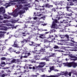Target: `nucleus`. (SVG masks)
Segmentation results:
<instances>
[{
    "instance_id": "nucleus-10",
    "label": "nucleus",
    "mask_w": 77,
    "mask_h": 77,
    "mask_svg": "<svg viewBox=\"0 0 77 77\" xmlns=\"http://www.w3.org/2000/svg\"><path fill=\"white\" fill-rule=\"evenodd\" d=\"M42 8H45V7H48V8H51V7H53V5H49L48 4H44L43 6H42Z\"/></svg>"
},
{
    "instance_id": "nucleus-43",
    "label": "nucleus",
    "mask_w": 77,
    "mask_h": 77,
    "mask_svg": "<svg viewBox=\"0 0 77 77\" xmlns=\"http://www.w3.org/2000/svg\"><path fill=\"white\" fill-rule=\"evenodd\" d=\"M39 1H41L42 2H45V1H44V0H35V1L37 2H39Z\"/></svg>"
},
{
    "instance_id": "nucleus-64",
    "label": "nucleus",
    "mask_w": 77,
    "mask_h": 77,
    "mask_svg": "<svg viewBox=\"0 0 77 77\" xmlns=\"http://www.w3.org/2000/svg\"><path fill=\"white\" fill-rule=\"evenodd\" d=\"M38 76L37 75H32V77H37Z\"/></svg>"
},
{
    "instance_id": "nucleus-47",
    "label": "nucleus",
    "mask_w": 77,
    "mask_h": 77,
    "mask_svg": "<svg viewBox=\"0 0 77 77\" xmlns=\"http://www.w3.org/2000/svg\"><path fill=\"white\" fill-rule=\"evenodd\" d=\"M9 21L8 20H4L3 21V23H9Z\"/></svg>"
},
{
    "instance_id": "nucleus-15",
    "label": "nucleus",
    "mask_w": 77,
    "mask_h": 77,
    "mask_svg": "<svg viewBox=\"0 0 77 77\" xmlns=\"http://www.w3.org/2000/svg\"><path fill=\"white\" fill-rule=\"evenodd\" d=\"M67 1H70V4L69 5L70 6H72L74 5L73 3H71V2H75V3H77V0H67Z\"/></svg>"
},
{
    "instance_id": "nucleus-25",
    "label": "nucleus",
    "mask_w": 77,
    "mask_h": 77,
    "mask_svg": "<svg viewBox=\"0 0 77 77\" xmlns=\"http://www.w3.org/2000/svg\"><path fill=\"white\" fill-rule=\"evenodd\" d=\"M24 41L26 42H27V41H29V39H24L23 41L21 42L22 44L24 45Z\"/></svg>"
},
{
    "instance_id": "nucleus-41",
    "label": "nucleus",
    "mask_w": 77,
    "mask_h": 77,
    "mask_svg": "<svg viewBox=\"0 0 77 77\" xmlns=\"http://www.w3.org/2000/svg\"><path fill=\"white\" fill-rule=\"evenodd\" d=\"M64 75L66 77L68 76V72H64Z\"/></svg>"
},
{
    "instance_id": "nucleus-3",
    "label": "nucleus",
    "mask_w": 77,
    "mask_h": 77,
    "mask_svg": "<svg viewBox=\"0 0 77 77\" xmlns=\"http://www.w3.org/2000/svg\"><path fill=\"white\" fill-rule=\"evenodd\" d=\"M29 45H31V46H34V47H35V48H34V51L33 52V53L40 54L41 53L40 52H42V51H44V53H45L44 51L45 50V49L42 48H41L40 51L36 50H37V48H36V47H38V46H39L40 45V44H36L32 42H31L29 43Z\"/></svg>"
},
{
    "instance_id": "nucleus-59",
    "label": "nucleus",
    "mask_w": 77,
    "mask_h": 77,
    "mask_svg": "<svg viewBox=\"0 0 77 77\" xmlns=\"http://www.w3.org/2000/svg\"><path fill=\"white\" fill-rule=\"evenodd\" d=\"M12 23H13V24H15V23H16V21L15 20H13L11 22Z\"/></svg>"
},
{
    "instance_id": "nucleus-37",
    "label": "nucleus",
    "mask_w": 77,
    "mask_h": 77,
    "mask_svg": "<svg viewBox=\"0 0 77 77\" xmlns=\"http://www.w3.org/2000/svg\"><path fill=\"white\" fill-rule=\"evenodd\" d=\"M75 56H77V54L75 55ZM74 58L71 59V60H73V61H75L76 60H77V57H76V58Z\"/></svg>"
},
{
    "instance_id": "nucleus-7",
    "label": "nucleus",
    "mask_w": 77,
    "mask_h": 77,
    "mask_svg": "<svg viewBox=\"0 0 77 77\" xmlns=\"http://www.w3.org/2000/svg\"><path fill=\"white\" fill-rule=\"evenodd\" d=\"M18 25H16L15 26H14L13 27H11L8 28L6 26H1L0 25V30H5L6 31L8 29H10V28H12V29H16L17 27H18Z\"/></svg>"
},
{
    "instance_id": "nucleus-13",
    "label": "nucleus",
    "mask_w": 77,
    "mask_h": 77,
    "mask_svg": "<svg viewBox=\"0 0 77 77\" xmlns=\"http://www.w3.org/2000/svg\"><path fill=\"white\" fill-rule=\"evenodd\" d=\"M65 50L66 51V52L67 53V54H64L65 56H66L67 55H69V54L70 53L69 51H74V50H68L67 49H65Z\"/></svg>"
},
{
    "instance_id": "nucleus-36",
    "label": "nucleus",
    "mask_w": 77,
    "mask_h": 77,
    "mask_svg": "<svg viewBox=\"0 0 77 77\" xmlns=\"http://www.w3.org/2000/svg\"><path fill=\"white\" fill-rule=\"evenodd\" d=\"M20 59H22V58H23V57L24 58H27L28 57L27 56H25L23 57L22 55H21V56H20Z\"/></svg>"
},
{
    "instance_id": "nucleus-24",
    "label": "nucleus",
    "mask_w": 77,
    "mask_h": 77,
    "mask_svg": "<svg viewBox=\"0 0 77 77\" xmlns=\"http://www.w3.org/2000/svg\"><path fill=\"white\" fill-rule=\"evenodd\" d=\"M9 50L11 53H12V52H14V53H15V52H16V51H14V49H12V48H10Z\"/></svg>"
},
{
    "instance_id": "nucleus-48",
    "label": "nucleus",
    "mask_w": 77,
    "mask_h": 77,
    "mask_svg": "<svg viewBox=\"0 0 77 77\" xmlns=\"http://www.w3.org/2000/svg\"><path fill=\"white\" fill-rule=\"evenodd\" d=\"M64 3H65V2H60V5L61 6H62Z\"/></svg>"
},
{
    "instance_id": "nucleus-49",
    "label": "nucleus",
    "mask_w": 77,
    "mask_h": 77,
    "mask_svg": "<svg viewBox=\"0 0 77 77\" xmlns=\"http://www.w3.org/2000/svg\"><path fill=\"white\" fill-rule=\"evenodd\" d=\"M24 72H18V75H22V74H24Z\"/></svg>"
},
{
    "instance_id": "nucleus-34",
    "label": "nucleus",
    "mask_w": 77,
    "mask_h": 77,
    "mask_svg": "<svg viewBox=\"0 0 77 77\" xmlns=\"http://www.w3.org/2000/svg\"><path fill=\"white\" fill-rule=\"evenodd\" d=\"M34 57L35 60H39V57H40L39 56H34Z\"/></svg>"
},
{
    "instance_id": "nucleus-6",
    "label": "nucleus",
    "mask_w": 77,
    "mask_h": 77,
    "mask_svg": "<svg viewBox=\"0 0 77 77\" xmlns=\"http://www.w3.org/2000/svg\"><path fill=\"white\" fill-rule=\"evenodd\" d=\"M65 36L67 38V39L66 40H60V41L61 42H65L67 44H67V45H71V46H74V44L72 43H68L67 41H69V35H65Z\"/></svg>"
},
{
    "instance_id": "nucleus-19",
    "label": "nucleus",
    "mask_w": 77,
    "mask_h": 77,
    "mask_svg": "<svg viewBox=\"0 0 77 77\" xmlns=\"http://www.w3.org/2000/svg\"><path fill=\"white\" fill-rule=\"evenodd\" d=\"M32 66V65L31 64H26L25 66L24 67V69L26 68V69H28L29 66Z\"/></svg>"
},
{
    "instance_id": "nucleus-60",
    "label": "nucleus",
    "mask_w": 77,
    "mask_h": 77,
    "mask_svg": "<svg viewBox=\"0 0 77 77\" xmlns=\"http://www.w3.org/2000/svg\"><path fill=\"white\" fill-rule=\"evenodd\" d=\"M6 33L5 32L0 31V33Z\"/></svg>"
},
{
    "instance_id": "nucleus-5",
    "label": "nucleus",
    "mask_w": 77,
    "mask_h": 77,
    "mask_svg": "<svg viewBox=\"0 0 77 77\" xmlns=\"http://www.w3.org/2000/svg\"><path fill=\"white\" fill-rule=\"evenodd\" d=\"M60 23H53L52 26H51V29H61V31H62V30H63L64 29L60 25H59V24H60Z\"/></svg>"
},
{
    "instance_id": "nucleus-28",
    "label": "nucleus",
    "mask_w": 77,
    "mask_h": 77,
    "mask_svg": "<svg viewBox=\"0 0 77 77\" xmlns=\"http://www.w3.org/2000/svg\"><path fill=\"white\" fill-rule=\"evenodd\" d=\"M69 56L71 57V58H76V56L73 55L72 54H69Z\"/></svg>"
},
{
    "instance_id": "nucleus-17",
    "label": "nucleus",
    "mask_w": 77,
    "mask_h": 77,
    "mask_svg": "<svg viewBox=\"0 0 77 77\" xmlns=\"http://www.w3.org/2000/svg\"><path fill=\"white\" fill-rule=\"evenodd\" d=\"M17 42H18L17 41H16L14 43V45H12L13 47H19L18 45L17 44Z\"/></svg>"
},
{
    "instance_id": "nucleus-44",
    "label": "nucleus",
    "mask_w": 77,
    "mask_h": 77,
    "mask_svg": "<svg viewBox=\"0 0 77 77\" xmlns=\"http://www.w3.org/2000/svg\"><path fill=\"white\" fill-rule=\"evenodd\" d=\"M20 62H21V60H19L18 59H16V63H18Z\"/></svg>"
},
{
    "instance_id": "nucleus-16",
    "label": "nucleus",
    "mask_w": 77,
    "mask_h": 77,
    "mask_svg": "<svg viewBox=\"0 0 77 77\" xmlns=\"http://www.w3.org/2000/svg\"><path fill=\"white\" fill-rule=\"evenodd\" d=\"M3 16L4 19H7V20H8V19H10V18H11V17L8 16H7L6 14H4Z\"/></svg>"
},
{
    "instance_id": "nucleus-39",
    "label": "nucleus",
    "mask_w": 77,
    "mask_h": 77,
    "mask_svg": "<svg viewBox=\"0 0 77 77\" xmlns=\"http://www.w3.org/2000/svg\"><path fill=\"white\" fill-rule=\"evenodd\" d=\"M63 42V43H57V44L58 45H66V44H64V43H66L65 42Z\"/></svg>"
},
{
    "instance_id": "nucleus-62",
    "label": "nucleus",
    "mask_w": 77,
    "mask_h": 77,
    "mask_svg": "<svg viewBox=\"0 0 77 77\" xmlns=\"http://www.w3.org/2000/svg\"><path fill=\"white\" fill-rule=\"evenodd\" d=\"M60 74H61V75H64V72L60 73Z\"/></svg>"
},
{
    "instance_id": "nucleus-35",
    "label": "nucleus",
    "mask_w": 77,
    "mask_h": 77,
    "mask_svg": "<svg viewBox=\"0 0 77 77\" xmlns=\"http://www.w3.org/2000/svg\"><path fill=\"white\" fill-rule=\"evenodd\" d=\"M53 42L52 41H48V40H47L46 39L44 40V42L45 43V42Z\"/></svg>"
},
{
    "instance_id": "nucleus-32",
    "label": "nucleus",
    "mask_w": 77,
    "mask_h": 77,
    "mask_svg": "<svg viewBox=\"0 0 77 77\" xmlns=\"http://www.w3.org/2000/svg\"><path fill=\"white\" fill-rule=\"evenodd\" d=\"M57 13L59 15H63L64 14V12H62L61 11H59Z\"/></svg>"
},
{
    "instance_id": "nucleus-31",
    "label": "nucleus",
    "mask_w": 77,
    "mask_h": 77,
    "mask_svg": "<svg viewBox=\"0 0 77 77\" xmlns=\"http://www.w3.org/2000/svg\"><path fill=\"white\" fill-rule=\"evenodd\" d=\"M16 63V59H13L11 61V63Z\"/></svg>"
},
{
    "instance_id": "nucleus-33",
    "label": "nucleus",
    "mask_w": 77,
    "mask_h": 77,
    "mask_svg": "<svg viewBox=\"0 0 77 77\" xmlns=\"http://www.w3.org/2000/svg\"><path fill=\"white\" fill-rule=\"evenodd\" d=\"M3 25H4L5 26H12V24H11V23H6L5 24H4Z\"/></svg>"
},
{
    "instance_id": "nucleus-12",
    "label": "nucleus",
    "mask_w": 77,
    "mask_h": 77,
    "mask_svg": "<svg viewBox=\"0 0 77 77\" xmlns=\"http://www.w3.org/2000/svg\"><path fill=\"white\" fill-rule=\"evenodd\" d=\"M42 77H57V75H51L50 76H47V75L44 74L42 75H41Z\"/></svg>"
},
{
    "instance_id": "nucleus-45",
    "label": "nucleus",
    "mask_w": 77,
    "mask_h": 77,
    "mask_svg": "<svg viewBox=\"0 0 77 77\" xmlns=\"http://www.w3.org/2000/svg\"><path fill=\"white\" fill-rule=\"evenodd\" d=\"M56 65H57V67H58L59 66V67H61V66H62V64L59 65L57 63L56 64Z\"/></svg>"
},
{
    "instance_id": "nucleus-54",
    "label": "nucleus",
    "mask_w": 77,
    "mask_h": 77,
    "mask_svg": "<svg viewBox=\"0 0 77 77\" xmlns=\"http://www.w3.org/2000/svg\"><path fill=\"white\" fill-rule=\"evenodd\" d=\"M53 23H57V20L56 19L54 20V21H53Z\"/></svg>"
},
{
    "instance_id": "nucleus-14",
    "label": "nucleus",
    "mask_w": 77,
    "mask_h": 77,
    "mask_svg": "<svg viewBox=\"0 0 77 77\" xmlns=\"http://www.w3.org/2000/svg\"><path fill=\"white\" fill-rule=\"evenodd\" d=\"M45 54L46 56H47V57H43L42 59V60H46V61H49V58H48V57H48V55H46V53H45Z\"/></svg>"
},
{
    "instance_id": "nucleus-63",
    "label": "nucleus",
    "mask_w": 77,
    "mask_h": 77,
    "mask_svg": "<svg viewBox=\"0 0 77 77\" xmlns=\"http://www.w3.org/2000/svg\"><path fill=\"white\" fill-rule=\"evenodd\" d=\"M35 62L36 61H34L33 60H32L31 61V62H32V63H35Z\"/></svg>"
},
{
    "instance_id": "nucleus-56",
    "label": "nucleus",
    "mask_w": 77,
    "mask_h": 77,
    "mask_svg": "<svg viewBox=\"0 0 77 77\" xmlns=\"http://www.w3.org/2000/svg\"><path fill=\"white\" fill-rule=\"evenodd\" d=\"M67 16H69V17H71V16H72V14H68L67 15Z\"/></svg>"
},
{
    "instance_id": "nucleus-18",
    "label": "nucleus",
    "mask_w": 77,
    "mask_h": 77,
    "mask_svg": "<svg viewBox=\"0 0 77 77\" xmlns=\"http://www.w3.org/2000/svg\"><path fill=\"white\" fill-rule=\"evenodd\" d=\"M43 23V22H40V21H38L37 22H36V23H35V22H32L31 23V24H38V25H39V24L41 23Z\"/></svg>"
},
{
    "instance_id": "nucleus-51",
    "label": "nucleus",
    "mask_w": 77,
    "mask_h": 77,
    "mask_svg": "<svg viewBox=\"0 0 77 77\" xmlns=\"http://www.w3.org/2000/svg\"><path fill=\"white\" fill-rule=\"evenodd\" d=\"M60 37L61 38V39H62L63 38H65V36L63 35H60Z\"/></svg>"
},
{
    "instance_id": "nucleus-46",
    "label": "nucleus",
    "mask_w": 77,
    "mask_h": 77,
    "mask_svg": "<svg viewBox=\"0 0 77 77\" xmlns=\"http://www.w3.org/2000/svg\"><path fill=\"white\" fill-rule=\"evenodd\" d=\"M40 65H45V62H42L40 63Z\"/></svg>"
},
{
    "instance_id": "nucleus-40",
    "label": "nucleus",
    "mask_w": 77,
    "mask_h": 77,
    "mask_svg": "<svg viewBox=\"0 0 77 77\" xmlns=\"http://www.w3.org/2000/svg\"><path fill=\"white\" fill-rule=\"evenodd\" d=\"M71 20H74L76 22V21H77V17L75 18H74L73 17H71L70 18Z\"/></svg>"
},
{
    "instance_id": "nucleus-4",
    "label": "nucleus",
    "mask_w": 77,
    "mask_h": 77,
    "mask_svg": "<svg viewBox=\"0 0 77 77\" xmlns=\"http://www.w3.org/2000/svg\"><path fill=\"white\" fill-rule=\"evenodd\" d=\"M63 65L64 66H67L68 67H71L72 66L73 68H75L77 66V63L75 62L64 63H63Z\"/></svg>"
},
{
    "instance_id": "nucleus-20",
    "label": "nucleus",
    "mask_w": 77,
    "mask_h": 77,
    "mask_svg": "<svg viewBox=\"0 0 77 77\" xmlns=\"http://www.w3.org/2000/svg\"><path fill=\"white\" fill-rule=\"evenodd\" d=\"M50 70H48L49 72H51V71H53V70H54V66H52V67H51L49 68Z\"/></svg>"
},
{
    "instance_id": "nucleus-23",
    "label": "nucleus",
    "mask_w": 77,
    "mask_h": 77,
    "mask_svg": "<svg viewBox=\"0 0 77 77\" xmlns=\"http://www.w3.org/2000/svg\"><path fill=\"white\" fill-rule=\"evenodd\" d=\"M36 13V12H34V15H35V16H36V15H37V16H41L42 15V14H40V12L38 13L37 12V14Z\"/></svg>"
},
{
    "instance_id": "nucleus-30",
    "label": "nucleus",
    "mask_w": 77,
    "mask_h": 77,
    "mask_svg": "<svg viewBox=\"0 0 77 77\" xmlns=\"http://www.w3.org/2000/svg\"><path fill=\"white\" fill-rule=\"evenodd\" d=\"M5 62H1V63L0 64V66H1L3 67V66H5Z\"/></svg>"
},
{
    "instance_id": "nucleus-26",
    "label": "nucleus",
    "mask_w": 77,
    "mask_h": 77,
    "mask_svg": "<svg viewBox=\"0 0 77 77\" xmlns=\"http://www.w3.org/2000/svg\"><path fill=\"white\" fill-rule=\"evenodd\" d=\"M23 53L24 54H27L28 55V56H30V55H31V54L30 53H27V51H24L23 52Z\"/></svg>"
},
{
    "instance_id": "nucleus-57",
    "label": "nucleus",
    "mask_w": 77,
    "mask_h": 77,
    "mask_svg": "<svg viewBox=\"0 0 77 77\" xmlns=\"http://www.w3.org/2000/svg\"><path fill=\"white\" fill-rule=\"evenodd\" d=\"M54 71H55V72L59 71V70H57V69H54Z\"/></svg>"
},
{
    "instance_id": "nucleus-11",
    "label": "nucleus",
    "mask_w": 77,
    "mask_h": 77,
    "mask_svg": "<svg viewBox=\"0 0 77 77\" xmlns=\"http://www.w3.org/2000/svg\"><path fill=\"white\" fill-rule=\"evenodd\" d=\"M46 54H48V57H53V56H55V54H52V53H46Z\"/></svg>"
},
{
    "instance_id": "nucleus-50",
    "label": "nucleus",
    "mask_w": 77,
    "mask_h": 77,
    "mask_svg": "<svg viewBox=\"0 0 77 77\" xmlns=\"http://www.w3.org/2000/svg\"><path fill=\"white\" fill-rule=\"evenodd\" d=\"M60 47L57 46H55L54 47V48H55V49H57V48H59Z\"/></svg>"
},
{
    "instance_id": "nucleus-52",
    "label": "nucleus",
    "mask_w": 77,
    "mask_h": 77,
    "mask_svg": "<svg viewBox=\"0 0 77 77\" xmlns=\"http://www.w3.org/2000/svg\"><path fill=\"white\" fill-rule=\"evenodd\" d=\"M3 36V37L4 38V34H0V38H2Z\"/></svg>"
},
{
    "instance_id": "nucleus-58",
    "label": "nucleus",
    "mask_w": 77,
    "mask_h": 77,
    "mask_svg": "<svg viewBox=\"0 0 77 77\" xmlns=\"http://www.w3.org/2000/svg\"><path fill=\"white\" fill-rule=\"evenodd\" d=\"M38 30V31H40V32H42V31H43V30H42V29H37Z\"/></svg>"
},
{
    "instance_id": "nucleus-53",
    "label": "nucleus",
    "mask_w": 77,
    "mask_h": 77,
    "mask_svg": "<svg viewBox=\"0 0 77 77\" xmlns=\"http://www.w3.org/2000/svg\"><path fill=\"white\" fill-rule=\"evenodd\" d=\"M1 60H6V58L5 57H3L1 58Z\"/></svg>"
},
{
    "instance_id": "nucleus-27",
    "label": "nucleus",
    "mask_w": 77,
    "mask_h": 77,
    "mask_svg": "<svg viewBox=\"0 0 77 77\" xmlns=\"http://www.w3.org/2000/svg\"><path fill=\"white\" fill-rule=\"evenodd\" d=\"M8 75V74H3L2 75H1V73H0V77H5V76H7Z\"/></svg>"
},
{
    "instance_id": "nucleus-21",
    "label": "nucleus",
    "mask_w": 77,
    "mask_h": 77,
    "mask_svg": "<svg viewBox=\"0 0 77 77\" xmlns=\"http://www.w3.org/2000/svg\"><path fill=\"white\" fill-rule=\"evenodd\" d=\"M35 24L33 25V24L32 25H31V26H32V27H33L32 28V29H32V30H36V29H37L38 30V26H35Z\"/></svg>"
},
{
    "instance_id": "nucleus-55",
    "label": "nucleus",
    "mask_w": 77,
    "mask_h": 77,
    "mask_svg": "<svg viewBox=\"0 0 77 77\" xmlns=\"http://www.w3.org/2000/svg\"><path fill=\"white\" fill-rule=\"evenodd\" d=\"M3 17L2 16H0V20H3Z\"/></svg>"
},
{
    "instance_id": "nucleus-9",
    "label": "nucleus",
    "mask_w": 77,
    "mask_h": 77,
    "mask_svg": "<svg viewBox=\"0 0 77 77\" xmlns=\"http://www.w3.org/2000/svg\"><path fill=\"white\" fill-rule=\"evenodd\" d=\"M69 20V17H66V19L63 20V22H61L60 23L61 24H62V23H65V24H67L68 23H70L71 21H68Z\"/></svg>"
},
{
    "instance_id": "nucleus-1",
    "label": "nucleus",
    "mask_w": 77,
    "mask_h": 77,
    "mask_svg": "<svg viewBox=\"0 0 77 77\" xmlns=\"http://www.w3.org/2000/svg\"><path fill=\"white\" fill-rule=\"evenodd\" d=\"M28 7H30V5L29 4L27 5L26 4H24L23 6L21 5H17V9H16L13 13H8L9 15H13L14 17H16L18 15V14L20 15V18H21L22 17L21 15L22 14H24L25 12V10L27 11L29 9Z\"/></svg>"
},
{
    "instance_id": "nucleus-8",
    "label": "nucleus",
    "mask_w": 77,
    "mask_h": 77,
    "mask_svg": "<svg viewBox=\"0 0 77 77\" xmlns=\"http://www.w3.org/2000/svg\"><path fill=\"white\" fill-rule=\"evenodd\" d=\"M44 66H45V65H40L38 66H35V67L33 66L32 68V69H33V71L35 72H36L37 71V69H38V68H43Z\"/></svg>"
},
{
    "instance_id": "nucleus-42",
    "label": "nucleus",
    "mask_w": 77,
    "mask_h": 77,
    "mask_svg": "<svg viewBox=\"0 0 77 77\" xmlns=\"http://www.w3.org/2000/svg\"><path fill=\"white\" fill-rule=\"evenodd\" d=\"M40 7H42L41 6H40V5L36 6V8H35V9L36 10H39V9Z\"/></svg>"
},
{
    "instance_id": "nucleus-22",
    "label": "nucleus",
    "mask_w": 77,
    "mask_h": 77,
    "mask_svg": "<svg viewBox=\"0 0 77 77\" xmlns=\"http://www.w3.org/2000/svg\"><path fill=\"white\" fill-rule=\"evenodd\" d=\"M45 34H40V36H39V38H41V39H45V37L43 36H45Z\"/></svg>"
},
{
    "instance_id": "nucleus-29",
    "label": "nucleus",
    "mask_w": 77,
    "mask_h": 77,
    "mask_svg": "<svg viewBox=\"0 0 77 77\" xmlns=\"http://www.w3.org/2000/svg\"><path fill=\"white\" fill-rule=\"evenodd\" d=\"M69 56L71 57V58H76V56L73 55L72 54H69Z\"/></svg>"
},
{
    "instance_id": "nucleus-2",
    "label": "nucleus",
    "mask_w": 77,
    "mask_h": 77,
    "mask_svg": "<svg viewBox=\"0 0 77 77\" xmlns=\"http://www.w3.org/2000/svg\"><path fill=\"white\" fill-rule=\"evenodd\" d=\"M24 0H13L12 1L10 2L9 3H8L6 4H5V6H6V8H8V7L10 6H11V5H16V3L14 2H18L16 4V6L17 8V6H19L21 5L20 4L25 3L23 2H24ZM29 0L30 1L31 0Z\"/></svg>"
},
{
    "instance_id": "nucleus-61",
    "label": "nucleus",
    "mask_w": 77,
    "mask_h": 77,
    "mask_svg": "<svg viewBox=\"0 0 77 77\" xmlns=\"http://www.w3.org/2000/svg\"><path fill=\"white\" fill-rule=\"evenodd\" d=\"M3 3H4V1H2V2H0V5H2Z\"/></svg>"
},
{
    "instance_id": "nucleus-38",
    "label": "nucleus",
    "mask_w": 77,
    "mask_h": 77,
    "mask_svg": "<svg viewBox=\"0 0 77 77\" xmlns=\"http://www.w3.org/2000/svg\"><path fill=\"white\" fill-rule=\"evenodd\" d=\"M67 8V11H69V12H72V11L71 9V8L69 7H67L66 8Z\"/></svg>"
}]
</instances>
